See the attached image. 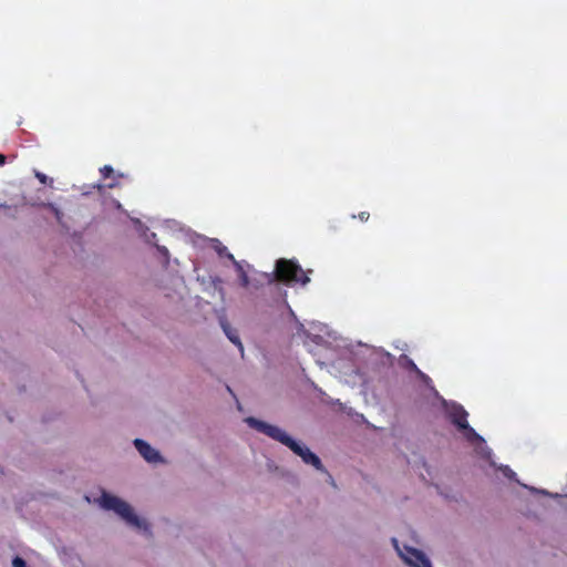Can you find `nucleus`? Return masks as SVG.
<instances>
[{"instance_id":"obj_1","label":"nucleus","mask_w":567,"mask_h":567,"mask_svg":"<svg viewBox=\"0 0 567 567\" xmlns=\"http://www.w3.org/2000/svg\"><path fill=\"white\" fill-rule=\"evenodd\" d=\"M245 422L248 424V426L256 430L257 432L262 433L269 439L286 446L296 456H298L305 465L312 467L320 474H328V470L319 455L316 454L307 443L295 437L282 426L256 419L254 416L247 417Z\"/></svg>"},{"instance_id":"obj_2","label":"nucleus","mask_w":567,"mask_h":567,"mask_svg":"<svg viewBox=\"0 0 567 567\" xmlns=\"http://www.w3.org/2000/svg\"><path fill=\"white\" fill-rule=\"evenodd\" d=\"M94 502L100 508L113 513L131 530L147 536L152 534V524L148 518L125 498L102 489Z\"/></svg>"},{"instance_id":"obj_3","label":"nucleus","mask_w":567,"mask_h":567,"mask_svg":"<svg viewBox=\"0 0 567 567\" xmlns=\"http://www.w3.org/2000/svg\"><path fill=\"white\" fill-rule=\"evenodd\" d=\"M391 544L406 567H433L431 559L423 550L409 544L400 543L396 538H392Z\"/></svg>"},{"instance_id":"obj_4","label":"nucleus","mask_w":567,"mask_h":567,"mask_svg":"<svg viewBox=\"0 0 567 567\" xmlns=\"http://www.w3.org/2000/svg\"><path fill=\"white\" fill-rule=\"evenodd\" d=\"M275 271L277 279L287 284L301 282L307 285L310 281V278L303 274L301 267L290 259H279L276 262Z\"/></svg>"},{"instance_id":"obj_5","label":"nucleus","mask_w":567,"mask_h":567,"mask_svg":"<svg viewBox=\"0 0 567 567\" xmlns=\"http://www.w3.org/2000/svg\"><path fill=\"white\" fill-rule=\"evenodd\" d=\"M450 416L460 430L464 431V436L472 443L483 444L484 440L471 427L466 421L467 412L457 404H451L449 408Z\"/></svg>"},{"instance_id":"obj_6","label":"nucleus","mask_w":567,"mask_h":567,"mask_svg":"<svg viewBox=\"0 0 567 567\" xmlns=\"http://www.w3.org/2000/svg\"><path fill=\"white\" fill-rule=\"evenodd\" d=\"M133 445L145 462L152 465L164 464L165 460L161 452L142 439H135Z\"/></svg>"},{"instance_id":"obj_7","label":"nucleus","mask_w":567,"mask_h":567,"mask_svg":"<svg viewBox=\"0 0 567 567\" xmlns=\"http://www.w3.org/2000/svg\"><path fill=\"white\" fill-rule=\"evenodd\" d=\"M227 257L234 262L236 270L238 272V276L240 278L241 285H243V287L246 288L249 285V278H248L246 271L244 270L243 265L240 262H238L231 254H228Z\"/></svg>"},{"instance_id":"obj_8","label":"nucleus","mask_w":567,"mask_h":567,"mask_svg":"<svg viewBox=\"0 0 567 567\" xmlns=\"http://www.w3.org/2000/svg\"><path fill=\"white\" fill-rule=\"evenodd\" d=\"M224 332L235 346H237L241 351L244 350V346L239 339L238 332L235 329L229 326H224Z\"/></svg>"},{"instance_id":"obj_9","label":"nucleus","mask_w":567,"mask_h":567,"mask_svg":"<svg viewBox=\"0 0 567 567\" xmlns=\"http://www.w3.org/2000/svg\"><path fill=\"white\" fill-rule=\"evenodd\" d=\"M210 244H212V247L216 250V252L219 256H223V255L227 256L229 254V252H227V248L225 246H223L219 240L212 239Z\"/></svg>"},{"instance_id":"obj_10","label":"nucleus","mask_w":567,"mask_h":567,"mask_svg":"<svg viewBox=\"0 0 567 567\" xmlns=\"http://www.w3.org/2000/svg\"><path fill=\"white\" fill-rule=\"evenodd\" d=\"M501 470L503 471L506 477L514 478L515 473L508 466H502Z\"/></svg>"},{"instance_id":"obj_11","label":"nucleus","mask_w":567,"mask_h":567,"mask_svg":"<svg viewBox=\"0 0 567 567\" xmlns=\"http://www.w3.org/2000/svg\"><path fill=\"white\" fill-rule=\"evenodd\" d=\"M12 566L13 567H27L25 561L22 558H20V557H16L12 560Z\"/></svg>"},{"instance_id":"obj_12","label":"nucleus","mask_w":567,"mask_h":567,"mask_svg":"<svg viewBox=\"0 0 567 567\" xmlns=\"http://www.w3.org/2000/svg\"><path fill=\"white\" fill-rule=\"evenodd\" d=\"M37 177L40 179L41 183H45V181H47V176L43 174L39 173V174H37Z\"/></svg>"},{"instance_id":"obj_13","label":"nucleus","mask_w":567,"mask_h":567,"mask_svg":"<svg viewBox=\"0 0 567 567\" xmlns=\"http://www.w3.org/2000/svg\"><path fill=\"white\" fill-rule=\"evenodd\" d=\"M360 219L361 220H367L368 219V215L365 213L360 214Z\"/></svg>"},{"instance_id":"obj_14","label":"nucleus","mask_w":567,"mask_h":567,"mask_svg":"<svg viewBox=\"0 0 567 567\" xmlns=\"http://www.w3.org/2000/svg\"><path fill=\"white\" fill-rule=\"evenodd\" d=\"M104 171H105V173L110 174L113 169H112V167H110V166H105V167H104Z\"/></svg>"},{"instance_id":"obj_15","label":"nucleus","mask_w":567,"mask_h":567,"mask_svg":"<svg viewBox=\"0 0 567 567\" xmlns=\"http://www.w3.org/2000/svg\"><path fill=\"white\" fill-rule=\"evenodd\" d=\"M4 156L3 155H0V165H2L4 163Z\"/></svg>"},{"instance_id":"obj_16","label":"nucleus","mask_w":567,"mask_h":567,"mask_svg":"<svg viewBox=\"0 0 567 567\" xmlns=\"http://www.w3.org/2000/svg\"><path fill=\"white\" fill-rule=\"evenodd\" d=\"M116 208H118V209H121V208H122L121 203L116 202Z\"/></svg>"},{"instance_id":"obj_17","label":"nucleus","mask_w":567,"mask_h":567,"mask_svg":"<svg viewBox=\"0 0 567 567\" xmlns=\"http://www.w3.org/2000/svg\"><path fill=\"white\" fill-rule=\"evenodd\" d=\"M2 473H3V468L0 466V474H2Z\"/></svg>"}]
</instances>
